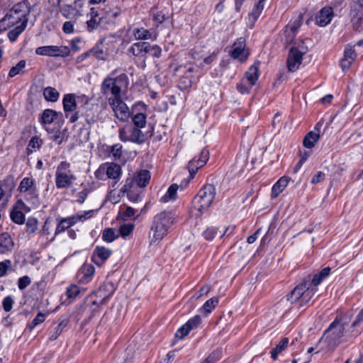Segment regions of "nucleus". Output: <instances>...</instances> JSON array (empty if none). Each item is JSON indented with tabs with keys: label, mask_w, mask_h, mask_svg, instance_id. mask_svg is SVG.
I'll return each mask as SVG.
<instances>
[{
	"label": "nucleus",
	"mask_w": 363,
	"mask_h": 363,
	"mask_svg": "<svg viewBox=\"0 0 363 363\" xmlns=\"http://www.w3.org/2000/svg\"><path fill=\"white\" fill-rule=\"evenodd\" d=\"M121 14V10L119 9H117L116 10H112V11H108L105 16H103L100 18V20L102 21V22H106V23H115V19L119 16V15Z\"/></svg>",
	"instance_id": "42"
},
{
	"label": "nucleus",
	"mask_w": 363,
	"mask_h": 363,
	"mask_svg": "<svg viewBox=\"0 0 363 363\" xmlns=\"http://www.w3.org/2000/svg\"><path fill=\"white\" fill-rule=\"evenodd\" d=\"M177 217L172 211H164L156 214L152 219L149 233L151 245L160 242L176 223Z\"/></svg>",
	"instance_id": "2"
},
{
	"label": "nucleus",
	"mask_w": 363,
	"mask_h": 363,
	"mask_svg": "<svg viewBox=\"0 0 363 363\" xmlns=\"http://www.w3.org/2000/svg\"><path fill=\"white\" fill-rule=\"evenodd\" d=\"M96 212V211L94 210L79 211L76 214L66 218H57V221L58 223L56 227L55 234H60L65 230H69V228L77 223H84L85 220L92 218Z\"/></svg>",
	"instance_id": "7"
},
{
	"label": "nucleus",
	"mask_w": 363,
	"mask_h": 363,
	"mask_svg": "<svg viewBox=\"0 0 363 363\" xmlns=\"http://www.w3.org/2000/svg\"><path fill=\"white\" fill-rule=\"evenodd\" d=\"M308 39L301 40L300 43L294 45L289 50L287 58V68L289 72H296L300 67L303 60V55L308 52L306 41Z\"/></svg>",
	"instance_id": "8"
},
{
	"label": "nucleus",
	"mask_w": 363,
	"mask_h": 363,
	"mask_svg": "<svg viewBox=\"0 0 363 363\" xmlns=\"http://www.w3.org/2000/svg\"><path fill=\"white\" fill-rule=\"evenodd\" d=\"M122 145L119 143L108 147L107 150L114 160H118L122 155Z\"/></svg>",
	"instance_id": "45"
},
{
	"label": "nucleus",
	"mask_w": 363,
	"mask_h": 363,
	"mask_svg": "<svg viewBox=\"0 0 363 363\" xmlns=\"http://www.w3.org/2000/svg\"><path fill=\"white\" fill-rule=\"evenodd\" d=\"M116 72L117 69L112 71L101 84V93L108 102L111 101V99L115 100L121 97L122 90L126 89L129 84L128 77L126 74L123 73L115 77Z\"/></svg>",
	"instance_id": "3"
},
{
	"label": "nucleus",
	"mask_w": 363,
	"mask_h": 363,
	"mask_svg": "<svg viewBox=\"0 0 363 363\" xmlns=\"http://www.w3.org/2000/svg\"><path fill=\"white\" fill-rule=\"evenodd\" d=\"M76 176L70 170V164L67 161L61 162L57 167L55 172V184L57 189H67L74 181Z\"/></svg>",
	"instance_id": "9"
},
{
	"label": "nucleus",
	"mask_w": 363,
	"mask_h": 363,
	"mask_svg": "<svg viewBox=\"0 0 363 363\" xmlns=\"http://www.w3.org/2000/svg\"><path fill=\"white\" fill-rule=\"evenodd\" d=\"M330 267H325L320 272L315 274L313 279H311L309 277L303 280H310L311 287H315L319 285L322 281L325 279L330 273Z\"/></svg>",
	"instance_id": "27"
},
{
	"label": "nucleus",
	"mask_w": 363,
	"mask_h": 363,
	"mask_svg": "<svg viewBox=\"0 0 363 363\" xmlns=\"http://www.w3.org/2000/svg\"><path fill=\"white\" fill-rule=\"evenodd\" d=\"M136 185L135 180L134 177L130 178H127L125 182V184L121 188V191L123 192H129L131 189Z\"/></svg>",
	"instance_id": "57"
},
{
	"label": "nucleus",
	"mask_w": 363,
	"mask_h": 363,
	"mask_svg": "<svg viewBox=\"0 0 363 363\" xmlns=\"http://www.w3.org/2000/svg\"><path fill=\"white\" fill-rule=\"evenodd\" d=\"M133 223H127L121 225L119 228V233L123 238L128 236L134 229Z\"/></svg>",
	"instance_id": "52"
},
{
	"label": "nucleus",
	"mask_w": 363,
	"mask_h": 363,
	"mask_svg": "<svg viewBox=\"0 0 363 363\" xmlns=\"http://www.w3.org/2000/svg\"><path fill=\"white\" fill-rule=\"evenodd\" d=\"M317 292V288L311 287L310 280H303L294 290L286 296V300L291 303L298 302L300 306L306 304Z\"/></svg>",
	"instance_id": "6"
},
{
	"label": "nucleus",
	"mask_w": 363,
	"mask_h": 363,
	"mask_svg": "<svg viewBox=\"0 0 363 363\" xmlns=\"http://www.w3.org/2000/svg\"><path fill=\"white\" fill-rule=\"evenodd\" d=\"M43 96L47 101L56 102L60 97L59 91L54 87L47 86L43 89Z\"/></svg>",
	"instance_id": "35"
},
{
	"label": "nucleus",
	"mask_w": 363,
	"mask_h": 363,
	"mask_svg": "<svg viewBox=\"0 0 363 363\" xmlns=\"http://www.w3.org/2000/svg\"><path fill=\"white\" fill-rule=\"evenodd\" d=\"M201 318L199 315H195L192 318L189 319L185 324L188 327L189 330H192L196 328L201 323Z\"/></svg>",
	"instance_id": "54"
},
{
	"label": "nucleus",
	"mask_w": 363,
	"mask_h": 363,
	"mask_svg": "<svg viewBox=\"0 0 363 363\" xmlns=\"http://www.w3.org/2000/svg\"><path fill=\"white\" fill-rule=\"evenodd\" d=\"M350 16L356 30L363 28V0H353L351 4Z\"/></svg>",
	"instance_id": "13"
},
{
	"label": "nucleus",
	"mask_w": 363,
	"mask_h": 363,
	"mask_svg": "<svg viewBox=\"0 0 363 363\" xmlns=\"http://www.w3.org/2000/svg\"><path fill=\"white\" fill-rule=\"evenodd\" d=\"M121 167L113 162H106L99 166L97 170L95 172V177L98 179H105V176L108 178L115 180L114 184L112 186L114 187L118 179L121 176Z\"/></svg>",
	"instance_id": "11"
},
{
	"label": "nucleus",
	"mask_w": 363,
	"mask_h": 363,
	"mask_svg": "<svg viewBox=\"0 0 363 363\" xmlns=\"http://www.w3.org/2000/svg\"><path fill=\"white\" fill-rule=\"evenodd\" d=\"M252 87V86H247L245 84L244 81H241L240 83L237 84V89L242 94H248Z\"/></svg>",
	"instance_id": "64"
},
{
	"label": "nucleus",
	"mask_w": 363,
	"mask_h": 363,
	"mask_svg": "<svg viewBox=\"0 0 363 363\" xmlns=\"http://www.w3.org/2000/svg\"><path fill=\"white\" fill-rule=\"evenodd\" d=\"M147 48H149V43H135L128 49V52L135 57H145V55L148 53Z\"/></svg>",
	"instance_id": "24"
},
{
	"label": "nucleus",
	"mask_w": 363,
	"mask_h": 363,
	"mask_svg": "<svg viewBox=\"0 0 363 363\" xmlns=\"http://www.w3.org/2000/svg\"><path fill=\"white\" fill-rule=\"evenodd\" d=\"M21 193H26L30 199H36L38 197V190L35 184V180L32 177L23 178L18 186Z\"/></svg>",
	"instance_id": "17"
},
{
	"label": "nucleus",
	"mask_w": 363,
	"mask_h": 363,
	"mask_svg": "<svg viewBox=\"0 0 363 363\" xmlns=\"http://www.w3.org/2000/svg\"><path fill=\"white\" fill-rule=\"evenodd\" d=\"M95 272L94 267L91 264H84L79 269L78 277L80 281L88 283Z\"/></svg>",
	"instance_id": "26"
},
{
	"label": "nucleus",
	"mask_w": 363,
	"mask_h": 363,
	"mask_svg": "<svg viewBox=\"0 0 363 363\" xmlns=\"http://www.w3.org/2000/svg\"><path fill=\"white\" fill-rule=\"evenodd\" d=\"M81 115L85 118L89 125L94 124L97 120V116L91 111H86L85 113H82Z\"/></svg>",
	"instance_id": "59"
},
{
	"label": "nucleus",
	"mask_w": 363,
	"mask_h": 363,
	"mask_svg": "<svg viewBox=\"0 0 363 363\" xmlns=\"http://www.w3.org/2000/svg\"><path fill=\"white\" fill-rule=\"evenodd\" d=\"M82 289L79 286L72 284L67 287L66 294L69 298H75L82 292Z\"/></svg>",
	"instance_id": "50"
},
{
	"label": "nucleus",
	"mask_w": 363,
	"mask_h": 363,
	"mask_svg": "<svg viewBox=\"0 0 363 363\" xmlns=\"http://www.w3.org/2000/svg\"><path fill=\"white\" fill-rule=\"evenodd\" d=\"M229 55L232 58L238 60L242 63L247 60L250 52L246 48L245 39L244 38L241 37L236 40L232 45Z\"/></svg>",
	"instance_id": "14"
},
{
	"label": "nucleus",
	"mask_w": 363,
	"mask_h": 363,
	"mask_svg": "<svg viewBox=\"0 0 363 363\" xmlns=\"http://www.w3.org/2000/svg\"><path fill=\"white\" fill-rule=\"evenodd\" d=\"M118 238V235L113 228H106L103 231L102 238L107 242H111Z\"/></svg>",
	"instance_id": "48"
},
{
	"label": "nucleus",
	"mask_w": 363,
	"mask_h": 363,
	"mask_svg": "<svg viewBox=\"0 0 363 363\" xmlns=\"http://www.w3.org/2000/svg\"><path fill=\"white\" fill-rule=\"evenodd\" d=\"M209 159V152L207 150L203 149L199 156L195 157L188 164V169L191 177H193L198 169L202 167Z\"/></svg>",
	"instance_id": "18"
},
{
	"label": "nucleus",
	"mask_w": 363,
	"mask_h": 363,
	"mask_svg": "<svg viewBox=\"0 0 363 363\" xmlns=\"http://www.w3.org/2000/svg\"><path fill=\"white\" fill-rule=\"evenodd\" d=\"M61 13L62 16L67 18H72V17L77 18L79 16V13L75 9H74L71 5H65L61 9Z\"/></svg>",
	"instance_id": "43"
},
{
	"label": "nucleus",
	"mask_w": 363,
	"mask_h": 363,
	"mask_svg": "<svg viewBox=\"0 0 363 363\" xmlns=\"http://www.w3.org/2000/svg\"><path fill=\"white\" fill-rule=\"evenodd\" d=\"M67 324L68 320L66 319L60 321L59 324L50 331L49 339L50 340H55L62 333L63 329L67 326Z\"/></svg>",
	"instance_id": "39"
},
{
	"label": "nucleus",
	"mask_w": 363,
	"mask_h": 363,
	"mask_svg": "<svg viewBox=\"0 0 363 363\" xmlns=\"http://www.w3.org/2000/svg\"><path fill=\"white\" fill-rule=\"evenodd\" d=\"M291 180L289 177H281L272 186V198H277L287 186L289 181Z\"/></svg>",
	"instance_id": "25"
},
{
	"label": "nucleus",
	"mask_w": 363,
	"mask_h": 363,
	"mask_svg": "<svg viewBox=\"0 0 363 363\" xmlns=\"http://www.w3.org/2000/svg\"><path fill=\"white\" fill-rule=\"evenodd\" d=\"M148 53H150L154 57H160L162 54V49L157 45H151L149 43V48H147Z\"/></svg>",
	"instance_id": "60"
},
{
	"label": "nucleus",
	"mask_w": 363,
	"mask_h": 363,
	"mask_svg": "<svg viewBox=\"0 0 363 363\" xmlns=\"http://www.w3.org/2000/svg\"><path fill=\"white\" fill-rule=\"evenodd\" d=\"M79 101L84 103V105H87L89 104V99L84 95L78 97H76L74 94H67L64 95L62 105L66 118H68L69 113L76 110L77 102Z\"/></svg>",
	"instance_id": "15"
},
{
	"label": "nucleus",
	"mask_w": 363,
	"mask_h": 363,
	"mask_svg": "<svg viewBox=\"0 0 363 363\" xmlns=\"http://www.w3.org/2000/svg\"><path fill=\"white\" fill-rule=\"evenodd\" d=\"M13 303L14 301L11 296H6L2 301L4 310L6 312L10 311L13 308Z\"/></svg>",
	"instance_id": "62"
},
{
	"label": "nucleus",
	"mask_w": 363,
	"mask_h": 363,
	"mask_svg": "<svg viewBox=\"0 0 363 363\" xmlns=\"http://www.w3.org/2000/svg\"><path fill=\"white\" fill-rule=\"evenodd\" d=\"M151 177L150 171L141 169L134 176L135 184L139 187H145L147 185Z\"/></svg>",
	"instance_id": "28"
},
{
	"label": "nucleus",
	"mask_w": 363,
	"mask_h": 363,
	"mask_svg": "<svg viewBox=\"0 0 363 363\" xmlns=\"http://www.w3.org/2000/svg\"><path fill=\"white\" fill-rule=\"evenodd\" d=\"M33 6L28 0H22L14 4L0 20V31L11 28L7 33L11 42H15L26 30L28 23V16Z\"/></svg>",
	"instance_id": "1"
},
{
	"label": "nucleus",
	"mask_w": 363,
	"mask_h": 363,
	"mask_svg": "<svg viewBox=\"0 0 363 363\" xmlns=\"http://www.w3.org/2000/svg\"><path fill=\"white\" fill-rule=\"evenodd\" d=\"M111 253V250L107 247L96 246L92 253V261L95 264L101 266L108 259Z\"/></svg>",
	"instance_id": "19"
},
{
	"label": "nucleus",
	"mask_w": 363,
	"mask_h": 363,
	"mask_svg": "<svg viewBox=\"0 0 363 363\" xmlns=\"http://www.w3.org/2000/svg\"><path fill=\"white\" fill-rule=\"evenodd\" d=\"M35 53L38 55L67 57L70 55V48L65 45H45L37 48Z\"/></svg>",
	"instance_id": "12"
},
{
	"label": "nucleus",
	"mask_w": 363,
	"mask_h": 363,
	"mask_svg": "<svg viewBox=\"0 0 363 363\" xmlns=\"http://www.w3.org/2000/svg\"><path fill=\"white\" fill-rule=\"evenodd\" d=\"M118 136L123 142H132L137 144L143 143L146 138V135L142 130L130 124L120 128Z\"/></svg>",
	"instance_id": "10"
},
{
	"label": "nucleus",
	"mask_w": 363,
	"mask_h": 363,
	"mask_svg": "<svg viewBox=\"0 0 363 363\" xmlns=\"http://www.w3.org/2000/svg\"><path fill=\"white\" fill-rule=\"evenodd\" d=\"M216 187L213 184H206L199 190L192 201L191 214L198 218L211 205L216 196Z\"/></svg>",
	"instance_id": "4"
},
{
	"label": "nucleus",
	"mask_w": 363,
	"mask_h": 363,
	"mask_svg": "<svg viewBox=\"0 0 363 363\" xmlns=\"http://www.w3.org/2000/svg\"><path fill=\"white\" fill-rule=\"evenodd\" d=\"M108 104L114 113V116L119 121L126 122L129 119L130 116V109L121 97L115 100L111 99V101Z\"/></svg>",
	"instance_id": "16"
},
{
	"label": "nucleus",
	"mask_w": 363,
	"mask_h": 363,
	"mask_svg": "<svg viewBox=\"0 0 363 363\" xmlns=\"http://www.w3.org/2000/svg\"><path fill=\"white\" fill-rule=\"evenodd\" d=\"M169 17V13L164 10L152 13V20L155 22L156 28H158L159 26L168 19Z\"/></svg>",
	"instance_id": "40"
},
{
	"label": "nucleus",
	"mask_w": 363,
	"mask_h": 363,
	"mask_svg": "<svg viewBox=\"0 0 363 363\" xmlns=\"http://www.w3.org/2000/svg\"><path fill=\"white\" fill-rule=\"evenodd\" d=\"M289 339L287 337L283 338L279 344L271 351V357L274 360H277L278 354L284 351L288 346Z\"/></svg>",
	"instance_id": "38"
},
{
	"label": "nucleus",
	"mask_w": 363,
	"mask_h": 363,
	"mask_svg": "<svg viewBox=\"0 0 363 363\" xmlns=\"http://www.w3.org/2000/svg\"><path fill=\"white\" fill-rule=\"evenodd\" d=\"M218 298L213 297L208 300H207L203 306L199 309L201 313L204 315H208L218 305Z\"/></svg>",
	"instance_id": "36"
},
{
	"label": "nucleus",
	"mask_w": 363,
	"mask_h": 363,
	"mask_svg": "<svg viewBox=\"0 0 363 363\" xmlns=\"http://www.w3.org/2000/svg\"><path fill=\"white\" fill-rule=\"evenodd\" d=\"M12 269V262L10 259H4L0 262V278L8 274L9 271Z\"/></svg>",
	"instance_id": "47"
},
{
	"label": "nucleus",
	"mask_w": 363,
	"mask_h": 363,
	"mask_svg": "<svg viewBox=\"0 0 363 363\" xmlns=\"http://www.w3.org/2000/svg\"><path fill=\"white\" fill-rule=\"evenodd\" d=\"M11 219L16 224H23L25 222V215L19 211H12L11 212Z\"/></svg>",
	"instance_id": "51"
},
{
	"label": "nucleus",
	"mask_w": 363,
	"mask_h": 363,
	"mask_svg": "<svg viewBox=\"0 0 363 363\" xmlns=\"http://www.w3.org/2000/svg\"><path fill=\"white\" fill-rule=\"evenodd\" d=\"M299 27L300 24L297 22H294L286 26L284 35L287 43H291L294 41Z\"/></svg>",
	"instance_id": "31"
},
{
	"label": "nucleus",
	"mask_w": 363,
	"mask_h": 363,
	"mask_svg": "<svg viewBox=\"0 0 363 363\" xmlns=\"http://www.w3.org/2000/svg\"><path fill=\"white\" fill-rule=\"evenodd\" d=\"M264 1L265 0H258V1L254 6V8L252 11V15L255 18H257L259 16L262 11L263 10Z\"/></svg>",
	"instance_id": "56"
},
{
	"label": "nucleus",
	"mask_w": 363,
	"mask_h": 363,
	"mask_svg": "<svg viewBox=\"0 0 363 363\" xmlns=\"http://www.w3.org/2000/svg\"><path fill=\"white\" fill-rule=\"evenodd\" d=\"M103 40L97 43L95 47L89 50L91 55L94 56L98 60H105V52L102 48Z\"/></svg>",
	"instance_id": "41"
},
{
	"label": "nucleus",
	"mask_w": 363,
	"mask_h": 363,
	"mask_svg": "<svg viewBox=\"0 0 363 363\" xmlns=\"http://www.w3.org/2000/svg\"><path fill=\"white\" fill-rule=\"evenodd\" d=\"M133 35L135 40H150V39H156L157 34L152 35L150 30L145 29L144 28H136L133 31Z\"/></svg>",
	"instance_id": "30"
},
{
	"label": "nucleus",
	"mask_w": 363,
	"mask_h": 363,
	"mask_svg": "<svg viewBox=\"0 0 363 363\" xmlns=\"http://www.w3.org/2000/svg\"><path fill=\"white\" fill-rule=\"evenodd\" d=\"M14 242L9 233L0 234V255L11 252Z\"/></svg>",
	"instance_id": "22"
},
{
	"label": "nucleus",
	"mask_w": 363,
	"mask_h": 363,
	"mask_svg": "<svg viewBox=\"0 0 363 363\" xmlns=\"http://www.w3.org/2000/svg\"><path fill=\"white\" fill-rule=\"evenodd\" d=\"M259 65V62H255L254 65L250 67L245 73L246 79L250 83L251 86L255 85L258 79Z\"/></svg>",
	"instance_id": "29"
},
{
	"label": "nucleus",
	"mask_w": 363,
	"mask_h": 363,
	"mask_svg": "<svg viewBox=\"0 0 363 363\" xmlns=\"http://www.w3.org/2000/svg\"><path fill=\"white\" fill-rule=\"evenodd\" d=\"M179 186L176 184H172L167 189L166 194L160 198V201L167 203L170 201H174L177 198Z\"/></svg>",
	"instance_id": "34"
},
{
	"label": "nucleus",
	"mask_w": 363,
	"mask_h": 363,
	"mask_svg": "<svg viewBox=\"0 0 363 363\" xmlns=\"http://www.w3.org/2000/svg\"><path fill=\"white\" fill-rule=\"evenodd\" d=\"M334 13L331 7L323 8L315 16L316 24L320 26H325L330 23Z\"/></svg>",
	"instance_id": "21"
},
{
	"label": "nucleus",
	"mask_w": 363,
	"mask_h": 363,
	"mask_svg": "<svg viewBox=\"0 0 363 363\" xmlns=\"http://www.w3.org/2000/svg\"><path fill=\"white\" fill-rule=\"evenodd\" d=\"M191 330H189L188 327L186 326V324L183 325L180 327L175 333V337L179 339H182L186 337Z\"/></svg>",
	"instance_id": "63"
},
{
	"label": "nucleus",
	"mask_w": 363,
	"mask_h": 363,
	"mask_svg": "<svg viewBox=\"0 0 363 363\" xmlns=\"http://www.w3.org/2000/svg\"><path fill=\"white\" fill-rule=\"evenodd\" d=\"M116 288L114 284L109 281L102 284L98 291V296L101 298V304H105L108 299L114 294Z\"/></svg>",
	"instance_id": "23"
},
{
	"label": "nucleus",
	"mask_w": 363,
	"mask_h": 363,
	"mask_svg": "<svg viewBox=\"0 0 363 363\" xmlns=\"http://www.w3.org/2000/svg\"><path fill=\"white\" fill-rule=\"evenodd\" d=\"M59 116H62V113L57 112L52 109H45L42 113L40 122L44 125L50 124L53 123Z\"/></svg>",
	"instance_id": "32"
},
{
	"label": "nucleus",
	"mask_w": 363,
	"mask_h": 363,
	"mask_svg": "<svg viewBox=\"0 0 363 363\" xmlns=\"http://www.w3.org/2000/svg\"><path fill=\"white\" fill-rule=\"evenodd\" d=\"M31 283L30 278L28 276L20 277L18 280V287L20 290L25 289Z\"/></svg>",
	"instance_id": "58"
},
{
	"label": "nucleus",
	"mask_w": 363,
	"mask_h": 363,
	"mask_svg": "<svg viewBox=\"0 0 363 363\" xmlns=\"http://www.w3.org/2000/svg\"><path fill=\"white\" fill-rule=\"evenodd\" d=\"M45 320V315L41 312L38 313L37 315L34 318L32 322L29 324L28 328L30 330H33L39 324L43 323Z\"/></svg>",
	"instance_id": "55"
},
{
	"label": "nucleus",
	"mask_w": 363,
	"mask_h": 363,
	"mask_svg": "<svg viewBox=\"0 0 363 363\" xmlns=\"http://www.w3.org/2000/svg\"><path fill=\"white\" fill-rule=\"evenodd\" d=\"M42 145V140L37 136L33 137L29 141L27 152L28 155L31 154L35 149H39Z\"/></svg>",
	"instance_id": "46"
},
{
	"label": "nucleus",
	"mask_w": 363,
	"mask_h": 363,
	"mask_svg": "<svg viewBox=\"0 0 363 363\" xmlns=\"http://www.w3.org/2000/svg\"><path fill=\"white\" fill-rule=\"evenodd\" d=\"M217 233V230L214 227L208 228L203 233V235L207 240H212Z\"/></svg>",
	"instance_id": "61"
},
{
	"label": "nucleus",
	"mask_w": 363,
	"mask_h": 363,
	"mask_svg": "<svg viewBox=\"0 0 363 363\" xmlns=\"http://www.w3.org/2000/svg\"><path fill=\"white\" fill-rule=\"evenodd\" d=\"M357 55L354 50V46L347 44L344 50V57L340 61V67L343 70L350 67L352 62L356 59Z\"/></svg>",
	"instance_id": "20"
},
{
	"label": "nucleus",
	"mask_w": 363,
	"mask_h": 363,
	"mask_svg": "<svg viewBox=\"0 0 363 363\" xmlns=\"http://www.w3.org/2000/svg\"><path fill=\"white\" fill-rule=\"evenodd\" d=\"M345 330L344 325L339 320L335 319L325 331L319 343H324L326 348L333 350L340 344Z\"/></svg>",
	"instance_id": "5"
},
{
	"label": "nucleus",
	"mask_w": 363,
	"mask_h": 363,
	"mask_svg": "<svg viewBox=\"0 0 363 363\" xmlns=\"http://www.w3.org/2000/svg\"><path fill=\"white\" fill-rule=\"evenodd\" d=\"M26 67V61L21 60L15 66L12 67L9 72L10 77H13L21 73Z\"/></svg>",
	"instance_id": "49"
},
{
	"label": "nucleus",
	"mask_w": 363,
	"mask_h": 363,
	"mask_svg": "<svg viewBox=\"0 0 363 363\" xmlns=\"http://www.w3.org/2000/svg\"><path fill=\"white\" fill-rule=\"evenodd\" d=\"M133 125L142 130L147 124V116L143 113H138L132 116Z\"/></svg>",
	"instance_id": "37"
},
{
	"label": "nucleus",
	"mask_w": 363,
	"mask_h": 363,
	"mask_svg": "<svg viewBox=\"0 0 363 363\" xmlns=\"http://www.w3.org/2000/svg\"><path fill=\"white\" fill-rule=\"evenodd\" d=\"M38 230V220L30 217L26 223V232L28 235H33Z\"/></svg>",
	"instance_id": "44"
},
{
	"label": "nucleus",
	"mask_w": 363,
	"mask_h": 363,
	"mask_svg": "<svg viewBox=\"0 0 363 363\" xmlns=\"http://www.w3.org/2000/svg\"><path fill=\"white\" fill-rule=\"evenodd\" d=\"M320 139V134L315 131H310L305 136L303 144L306 148H311L315 146V143Z\"/></svg>",
	"instance_id": "33"
},
{
	"label": "nucleus",
	"mask_w": 363,
	"mask_h": 363,
	"mask_svg": "<svg viewBox=\"0 0 363 363\" xmlns=\"http://www.w3.org/2000/svg\"><path fill=\"white\" fill-rule=\"evenodd\" d=\"M97 17L98 14H95L94 16L91 17V19L86 22L87 28L89 32H91L92 30L96 29L99 26L100 23H103L100 20L101 18H97Z\"/></svg>",
	"instance_id": "53"
}]
</instances>
